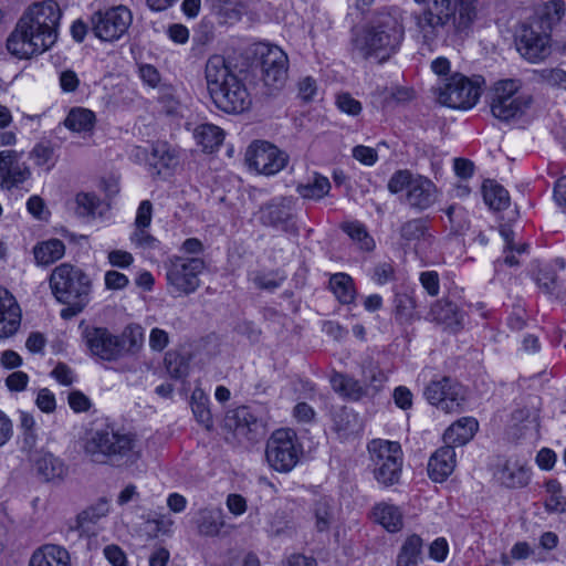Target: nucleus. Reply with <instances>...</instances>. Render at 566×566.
I'll list each match as a JSON object with an SVG mask.
<instances>
[{"mask_svg": "<svg viewBox=\"0 0 566 566\" xmlns=\"http://www.w3.org/2000/svg\"><path fill=\"white\" fill-rule=\"evenodd\" d=\"M538 80L552 87L566 90V72L562 69H543L536 72Z\"/></svg>", "mask_w": 566, "mask_h": 566, "instance_id": "53", "label": "nucleus"}, {"mask_svg": "<svg viewBox=\"0 0 566 566\" xmlns=\"http://www.w3.org/2000/svg\"><path fill=\"white\" fill-rule=\"evenodd\" d=\"M32 176L30 166L13 149L0 151V187L3 190L20 189Z\"/></svg>", "mask_w": 566, "mask_h": 566, "instance_id": "18", "label": "nucleus"}, {"mask_svg": "<svg viewBox=\"0 0 566 566\" xmlns=\"http://www.w3.org/2000/svg\"><path fill=\"white\" fill-rule=\"evenodd\" d=\"M429 316L432 321L444 324L449 327L460 325L463 318L457 304L448 300H440L436 302L429 312Z\"/></svg>", "mask_w": 566, "mask_h": 566, "instance_id": "32", "label": "nucleus"}, {"mask_svg": "<svg viewBox=\"0 0 566 566\" xmlns=\"http://www.w3.org/2000/svg\"><path fill=\"white\" fill-rule=\"evenodd\" d=\"M95 114L87 108L73 107L64 119V126L74 133H88L95 126Z\"/></svg>", "mask_w": 566, "mask_h": 566, "instance_id": "35", "label": "nucleus"}, {"mask_svg": "<svg viewBox=\"0 0 566 566\" xmlns=\"http://www.w3.org/2000/svg\"><path fill=\"white\" fill-rule=\"evenodd\" d=\"M99 203L98 198L91 193H78L76 196V212L81 217L94 216Z\"/></svg>", "mask_w": 566, "mask_h": 566, "instance_id": "55", "label": "nucleus"}, {"mask_svg": "<svg viewBox=\"0 0 566 566\" xmlns=\"http://www.w3.org/2000/svg\"><path fill=\"white\" fill-rule=\"evenodd\" d=\"M457 465L455 450L451 446L439 448L429 459L428 474L434 482H443Z\"/></svg>", "mask_w": 566, "mask_h": 566, "instance_id": "25", "label": "nucleus"}, {"mask_svg": "<svg viewBox=\"0 0 566 566\" xmlns=\"http://www.w3.org/2000/svg\"><path fill=\"white\" fill-rule=\"evenodd\" d=\"M336 105L343 112L356 116L361 112V104L349 93H340L336 96Z\"/></svg>", "mask_w": 566, "mask_h": 566, "instance_id": "57", "label": "nucleus"}, {"mask_svg": "<svg viewBox=\"0 0 566 566\" xmlns=\"http://www.w3.org/2000/svg\"><path fill=\"white\" fill-rule=\"evenodd\" d=\"M565 14V4L560 0H552L544 4L541 12L532 21H541L543 27L552 32L553 25L558 23Z\"/></svg>", "mask_w": 566, "mask_h": 566, "instance_id": "43", "label": "nucleus"}, {"mask_svg": "<svg viewBox=\"0 0 566 566\" xmlns=\"http://www.w3.org/2000/svg\"><path fill=\"white\" fill-rule=\"evenodd\" d=\"M500 234L505 242L504 252H516L518 255L527 252L528 245L526 243L514 242V232L510 227L502 226L500 228Z\"/></svg>", "mask_w": 566, "mask_h": 566, "instance_id": "58", "label": "nucleus"}, {"mask_svg": "<svg viewBox=\"0 0 566 566\" xmlns=\"http://www.w3.org/2000/svg\"><path fill=\"white\" fill-rule=\"evenodd\" d=\"M195 138L206 151L219 148L224 139V132L213 124H201L195 129Z\"/></svg>", "mask_w": 566, "mask_h": 566, "instance_id": "37", "label": "nucleus"}, {"mask_svg": "<svg viewBox=\"0 0 566 566\" xmlns=\"http://www.w3.org/2000/svg\"><path fill=\"white\" fill-rule=\"evenodd\" d=\"M261 76L270 92L281 90L287 80V56L279 46L261 52Z\"/></svg>", "mask_w": 566, "mask_h": 566, "instance_id": "17", "label": "nucleus"}, {"mask_svg": "<svg viewBox=\"0 0 566 566\" xmlns=\"http://www.w3.org/2000/svg\"><path fill=\"white\" fill-rule=\"evenodd\" d=\"M33 253L36 263L46 266L64 256L65 244L59 239H50L38 243Z\"/></svg>", "mask_w": 566, "mask_h": 566, "instance_id": "33", "label": "nucleus"}, {"mask_svg": "<svg viewBox=\"0 0 566 566\" xmlns=\"http://www.w3.org/2000/svg\"><path fill=\"white\" fill-rule=\"evenodd\" d=\"M545 507L549 512L562 513L566 511V495L560 483L551 479L545 483Z\"/></svg>", "mask_w": 566, "mask_h": 566, "instance_id": "42", "label": "nucleus"}, {"mask_svg": "<svg viewBox=\"0 0 566 566\" xmlns=\"http://www.w3.org/2000/svg\"><path fill=\"white\" fill-rule=\"evenodd\" d=\"M108 513V503L105 500H99L94 505L88 506L76 516V528L86 531Z\"/></svg>", "mask_w": 566, "mask_h": 566, "instance_id": "41", "label": "nucleus"}, {"mask_svg": "<svg viewBox=\"0 0 566 566\" xmlns=\"http://www.w3.org/2000/svg\"><path fill=\"white\" fill-rule=\"evenodd\" d=\"M403 35V27L395 15L380 13L356 34L353 50L361 59L381 64L398 52Z\"/></svg>", "mask_w": 566, "mask_h": 566, "instance_id": "2", "label": "nucleus"}, {"mask_svg": "<svg viewBox=\"0 0 566 566\" xmlns=\"http://www.w3.org/2000/svg\"><path fill=\"white\" fill-rule=\"evenodd\" d=\"M211 99L220 111L228 114L243 113L249 109L252 102L250 93L240 77L223 87Z\"/></svg>", "mask_w": 566, "mask_h": 566, "instance_id": "21", "label": "nucleus"}, {"mask_svg": "<svg viewBox=\"0 0 566 566\" xmlns=\"http://www.w3.org/2000/svg\"><path fill=\"white\" fill-rule=\"evenodd\" d=\"M449 554V544L446 538L438 537L429 546V556L438 563L447 559Z\"/></svg>", "mask_w": 566, "mask_h": 566, "instance_id": "64", "label": "nucleus"}, {"mask_svg": "<svg viewBox=\"0 0 566 566\" xmlns=\"http://www.w3.org/2000/svg\"><path fill=\"white\" fill-rule=\"evenodd\" d=\"M537 286L546 294H554L557 289V276L549 265L537 268L534 275Z\"/></svg>", "mask_w": 566, "mask_h": 566, "instance_id": "50", "label": "nucleus"}, {"mask_svg": "<svg viewBox=\"0 0 566 566\" xmlns=\"http://www.w3.org/2000/svg\"><path fill=\"white\" fill-rule=\"evenodd\" d=\"M62 10L55 0L28 6L7 39L8 52L25 60L51 49L59 35Z\"/></svg>", "mask_w": 566, "mask_h": 566, "instance_id": "1", "label": "nucleus"}, {"mask_svg": "<svg viewBox=\"0 0 566 566\" xmlns=\"http://www.w3.org/2000/svg\"><path fill=\"white\" fill-rule=\"evenodd\" d=\"M28 566H71V556L62 546L45 544L32 553Z\"/></svg>", "mask_w": 566, "mask_h": 566, "instance_id": "27", "label": "nucleus"}, {"mask_svg": "<svg viewBox=\"0 0 566 566\" xmlns=\"http://www.w3.org/2000/svg\"><path fill=\"white\" fill-rule=\"evenodd\" d=\"M30 157L34 159L38 166H44L52 160L53 148L49 144H36L31 150Z\"/></svg>", "mask_w": 566, "mask_h": 566, "instance_id": "62", "label": "nucleus"}, {"mask_svg": "<svg viewBox=\"0 0 566 566\" xmlns=\"http://www.w3.org/2000/svg\"><path fill=\"white\" fill-rule=\"evenodd\" d=\"M134 449V439L130 434L120 433L109 427L95 430L85 443V452L95 462H103L106 458H125Z\"/></svg>", "mask_w": 566, "mask_h": 566, "instance_id": "9", "label": "nucleus"}, {"mask_svg": "<svg viewBox=\"0 0 566 566\" xmlns=\"http://www.w3.org/2000/svg\"><path fill=\"white\" fill-rule=\"evenodd\" d=\"M294 205L292 197H277L263 205L259 211L262 224L290 231L294 227Z\"/></svg>", "mask_w": 566, "mask_h": 566, "instance_id": "19", "label": "nucleus"}, {"mask_svg": "<svg viewBox=\"0 0 566 566\" xmlns=\"http://www.w3.org/2000/svg\"><path fill=\"white\" fill-rule=\"evenodd\" d=\"M205 78L209 95L212 98L239 76L223 55L214 54L206 63Z\"/></svg>", "mask_w": 566, "mask_h": 566, "instance_id": "22", "label": "nucleus"}, {"mask_svg": "<svg viewBox=\"0 0 566 566\" xmlns=\"http://www.w3.org/2000/svg\"><path fill=\"white\" fill-rule=\"evenodd\" d=\"M286 276L281 274L279 271H270V272H254L251 275V281L255 285V287L260 290L274 291L279 289Z\"/></svg>", "mask_w": 566, "mask_h": 566, "instance_id": "47", "label": "nucleus"}, {"mask_svg": "<svg viewBox=\"0 0 566 566\" xmlns=\"http://www.w3.org/2000/svg\"><path fill=\"white\" fill-rule=\"evenodd\" d=\"M446 214L452 233L463 234L469 229V213L463 207L459 205H451L447 208Z\"/></svg>", "mask_w": 566, "mask_h": 566, "instance_id": "46", "label": "nucleus"}, {"mask_svg": "<svg viewBox=\"0 0 566 566\" xmlns=\"http://www.w3.org/2000/svg\"><path fill=\"white\" fill-rule=\"evenodd\" d=\"M551 32L541 21H527L520 25L515 44L520 54L531 63L547 59L552 53Z\"/></svg>", "mask_w": 566, "mask_h": 566, "instance_id": "10", "label": "nucleus"}, {"mask_svg": "<svg viewBox=\"0 0 566 566\" xmlns=\"http://www.w3.org/2000/svg\"><path fill=\"white\" fill-rule=\"evenodd\" d=\"M21 307L14 295L0 286V338L13 336L20 328Z\"/></svg>", "mask_w": 566, "mask_h": 566, "instance_id": "24", "label": "nucleus"}, {"mask_svg": "<svg viewBox=\"0 0 566 566\" xmlns=\"http://www.w3.org/2000/svg\"><path fill=\"white\" fill-rule=\"evenodd\" d=\"M371 518L386 531H399L403 526L401 510L386 502L378 503L373 507Z\"/></svg>", "mask_w": 566, "mask_h": 566, "instance_id": "29", "label": "nucleus"}, {"mask_svg": "<svg viewBox=\"0 0 566 566\" xmlns=\"http://www.w3.org/2000/svg\"><path fill=\"white\" fill-rule=\"evenodd\" d=\"M437 95L439 103L444 106L470 109L480 98V83L461 73H453L441 80Z\"/></svg>", "mask_w": 566, "mask_h": 566, "instance_id": "8", "label": "nucleus"}, {"mask_svg": "<svg viewBox=\"0 0 566 566\" xmlns=\"http://www.w3.org/2000/svg\"><path fill=\"white\" fill-rule=\"evenodd\" d=\"M205 266L203 259L198 256H171L166 264L169 291L177 295L195 293L200 286L199 275Z\"/></svg>", "mask_w": 566, "mask_h": 566, "instance_id": "7", "label": "nucleus"}, {"mask_svg": "<svg viewBox=\"0 0 566 566\" xmlns=\"http://www.w3.org/2000/svg\"><path fill=\"white\" fill-rule=\"evenodd\" d=\"M81 339L91 356L104 361L119 359V343L117 335L106 327L80 323Z\"/></svg>", "mask_w": 566, "mask_h": 566, "instance_id": "14", "label": "nucleus"}, {"mask_svg": "<svg viewBox=\"0 0 566 566\" xmlns=\"http://www.w3.org/2000/svg\"><path fill=\"white\" fill-rule=\"evenodd\" d=\"M353 157L366 166H373L378 160L376 149L364 145H358L353 148Z\"/></svg>", "mask_w": 566, "mask_h": 566, "instance_id": "60", "label": "nucleus"}, {"mask_svg": "<svg viewBox=\"0 0 566 566\" xmlns=\"http://www.w3.org/2000/svg\"><path fill=\"white\" fill-rule=\"evenodd\" d=\"M314 516L318 531H324L334 526L335 513L329 500L319 499L314 505Z\"/></svg>", "mask_w": 566, "mask_h": 566, "instance_id": "48", "label": "nucleus"}, {"mask_svg": "<svg viewBox=\"0 0 566 566\" xmlns=\"http://www.w3.org/2000/svg\"><path fill=\"white\" fill-rule=\"evenodd\" d=\"M49 284L57 302L67 304L74 313L82 312L90 302L92 281L82 269L71 263L55 266Z\"/></svg>", "mask_w": 566, "mask_h": 566, "instance_id": "4", "label": "nucleus"}, {"mask_svg": "<svg viewBox=\"0 0 566 566\" xmlns=\"http://www.w3.org/2000/svg\"><path fill=\"white\" fill-rule=\"evenodd\" d=\"M249 167L259 174L275 175L287 164V156L268 142L252 143L245 154Z\"/></svg>", "mask_w": 566, "mask_h": 566, "instance_id": "16", "label": "nucleus"}, {"mask_svg": "<svg viewBox=\"0 0 566 566\" xmlns=\"http://www.w3.org/2000/svg\"><path fill=\"white\" fill-rule=\"evenodd\" d=\"M332 420L334 430L344 437L355 432L359 427L358 416L346 407L334 410Z\"/></svg>", "mask_w": 566, "mask_h": 566, "instance_id": "40", "label": "nucleus"}, {"mask_svg": "<svg viewBox=\"0 0 566 566\" xmlns=\"http://www.w3.org/2000/svg\"><path fill=\"white\" fill-rule=\"evenodd\" d=\"M130 242L140 249H154L157 247V239L154 238L148 228L135 227V230L130 234Z\"/></svg>", "mask_w": 566, "mask_h": 566, "instance_id": "56", "label": "nucleus"}, {"mask_svg": "<svg viewBox=\"0 0 566 566\" xmlns=\"http://www.w3.org/2000/svg\"><path fill=\"white\" fill-rule=\"evenodd\" d=\"M151 165L158 170L174 169L179 165V156L177 150L166 142H157L151 146Z\"/></svg>", "mask_w": 566, "mask_h": 566, "instance_id": "31", "label": "nucleus"}, {"mask_svg": "<svg viewBox=\"0 0 566 566\" xmlns=\"http://www.w3.org/2000/svg\"><path fill=\"white\" fill-rule=\"evenodd\" d=\"M208 403V397L203 396V394L197 397V392H193L191 403L192 412L197 421L209 430L213 427V420Z\"/></svg>", "mask_w": 566, "mask_h": 566, "instance_id": "49", "label": "nucleus"}, {"mask_svg": "<svg viewBox=\"0 0 566 566\" xmlns=\"http://www.w3.org/2000/svg\"><path fill=\"white\" fill-rule=\"evenodd\" d=\"M119 343V359L126 355L136 354L144 344V331L136 324L127 325L120 335H117Z\"/></svg>", "mask_w": 566, "mask_h": 566, "instance_id": "34", "label": "nucleus"}, {"mask_svg": "<svg viewBox=\"0 0 566 566\" xmlns=\"http://www.w3.org/2000/svg\"><path fill=\"white\" fill-rule=\"evenodd\" d=\"M520 84L515 80L497 81L491 94V112L501 120H510L525 111L528 99L518 94Z\"/></svg>", "mask_w": 566, "mask_h": 566, "instance_id": "12", "label": "nucleus"}, {"mask_svg": "<svg viewBox=\"0 0 566 566\" xmlns=\"http://www.w3.org/2000/svg\"><path fill=\"white\" fill-rule=\"evenodd\" d=\"M387 188L392 195L405 191L403 202L417 212L432 208L441 196V191L431 179L422 175H413L407 169L394 172Z\"/></svg>", "mask_w": 566, "mask_h": 566, "instance_id": "5", "label": "nucleus"}, {"mask_svg": "<svg viewBox=\"0 0 566 566\" xmlns=\"http://www.w3.org/2000/svg\"><path fill=\"white\" fill-rule=\"evenodd\" d=\"M331 190V182L328 178L315 174L313 179L305 185L297 186V192L305 199H322Z\"/></svg>", "mask_w": 566, "mask_h": 566, "instance_id": "44", "label": "nucleus"}, {"mask_svg": "<svg viewBox=\"0 0 566 566\" xmlns=\"http://www.w3.org/2000/svg\"><path fill=\"white\" fill-rule=\"evenodd\" d=\"M302 448L292 429L275 430L266 443V460L277 472H290L298 462Z\"/></svg>", "mask_w": 566, "mask_h": 566, "instance_id": "11", "label": "nucleus"}, {"mask_svg": "<svg viewBox=\"0 0 566 566\" xmlns=\"http://www.w3.org/2000/svg\"><path fill=\"white\" fill-rule=\"evenodd\" d=\"M132 21V12L125 6L97 11L91 18L94 35L105 42H113L122 38L128 30Z\"/></svg>", "mask_w": 566, "mask_h": 566, "instance_id": "13", "label": "nucleus"}, {"mask_svg": "<svg viewBox=\"0 0 566 566\" xmlns=\"http://www.w3.org/2000/svg\"><path fill=\"white\" fill-rule=\"evenodd\" d=\"M329 382L336 394L350 400H359L366 394L360 381L346 374L333 373Z\"/></svg>", "mask_w": 566, "mask_h": 566, "instance_id": "30", "label": "nucleus"}, {"mask_svg": "<svg viewBox=\"0 0 566 566\" xmlns=\"http://www.w3.org/2000/svg\"><path fill=\"white\" fill-rule=\"evenodd\" d=\"M478 0H432L417 17V27L427 42L436 40L444 30L468 31L476 18Z\"/></svg>", "mask_w": 566, "mask_h": 566, "instance_id": "3", "label": "nucleus"}, {"mask_svg": "<svg viewBox=\"0 0 566 566\" xmlns=\"http://www.w3.org/2000/svg\"><path fill=\"white\" fill-rule=\"evenodd\" d=\"M165 365L168 374L176 379L187 376L189 364L184 356L176 352H169L165 357Z\"/></svg>", "mask_w": 566, "mask_h": 566, "instance_id": "51", "label": "nucleus"}, {"mask_svg": "<svg viewBox=\"0 0 566 566\" xmlns=\"http://www.w3.org/2000/svg\"><path fill=\"white\" fill-rule=\"evenodd\" d=\"M329 287L342 304H350L356 296L353 279L346 273H335L329 279Z\"/></svg>", "mask_w": 566, "mask_h": 566, "instance_id": "38", "label": "nucleus"}, {"mask_svg": "<svg viewBox=\"0 0 566 566\" xmlns=\"http://www.w3.org/2000/svg\"><path fill=\"white\" fill-rule=\"evenodd\" d=\"M243 6L239 2H226L218 8V15L222 23L233 24L241 20Z\"/></svg>", "mask_w": 566, "mask_h": 566, "instance_id": "54", "label": "nucleus"}, {"mask_svg": "<svg viewBox=\"0 0 566 566\" xmlns=\"http://www.w3.org/2000/svg\"><path fill=\"white\" fill-rule=\"evenodd\" d=\"M424 396L430 405L447 413L459 412L465 401V389L454 379L442 377L426 387Z\"/></svg>", "mask_w": 566, "mask_h": 566, "instance_id": "15", "label": "nucleus"}, {"mask_svg": "<svg viewBox=\"0 0 566 566\" xmlns=\"http://www.w3.org/2000/svg\"><path fill=\"white\" fill-rule=\"evenodd\" d=\"M399 234L407 245H412L416 250L430 245L433 240L429 223L422 218L411 219L402 223Z\"/></svg>", "mask_w": 566, "mask_h": 566, "instance_id": "26", "label": "nucleus"}, {"mask_svg": "<svg viewBox=\"0 0 566 566\" xmlns=\"http://www.w3.org/2000/svg\"><path fill=\"white\" fill-rule=\"evenodd\" d=\"M423 542L417 534L406 538L397 557L419 563L421 559Z\"/></svg>", "mask_w": 566, "mask_h": 566, "instance_id": "52", "label": "nucleus"}, {"mask_svg": "<svg viewBox=\"0 0 566 566\" xmlns=\"http://www.w3.org/2000/svg\"><path fill=\"white\" fill-rule=\"evenodd\" d=\"M342 229L352 240L359 244L361 250L371 251L374 249L375 242L361 222H346L342 226Z\"/></svg>", "mask_w": 566, "mask_h": 566, "instance_id": "45", "label": "nucleus"}, {"mask_svg": "<svg viewBox=\"0 0 566 566\" xmlns=\"http://www.w3.org/2000/svg\"><path fill=\"white\" fill-rule=\"evenodd\" d=\"M104 282L107 290L115 291L125 289L128 285L129 280L125 274L115 270H109L104 275Z\"/></svg>", "mask_w": 566, "mask_h": 566, "instance_id": "63", "label": "nucleus"}, {"mask_svg": "<svg viewBox=\"0 0 566 566\" xmlns=\"http://www.w3.org/2000/svg\"><path fill=\"white\" fill-rule=\"evenodd\" d=\"M419 281L430 296H437L440 291V279L436 271L420 273Z\"/></svg>", "mask_w": 566, "mask_h": 566, "instance_id": "59", "label": "nucleus"}, {"mask_svg": "<svg viewBox=\"0 0 566 566\" xmlns=\"http://www.w3.org/2000/svg\"><path fill=\"white\" fill-rule=\"evenodd\" d=\"M223 424L226 429L232 431L239 439L248 441L256 440L262 429V423L245 406L228 410Z\"/></svg>", "mask_w": 566, "mask_h": 566, "instance_id": "20", "label": "nucleus"}, {"mask_svg": "<svg viewBox=\"0 0 566 566\" xmlns=\"http://www.w3.org/2000/svg\"><path fill=\"white\" fill-rule=\"evenodd\" d=\"M484 202L493 210H503L510 205L507 190L493 180H486L482 186Z\"/></svg>", "mask_w": 566, "mask_h": 566, "instance_id": "39", "label": "nucleus"}, {"mask_svg": "<svg viewBox=\"0 0 566 566\" xmlns=\"http://www.w3.org/2000/svg\"><path fill=\"white\" fill-rule=\"evenodd\" d=\"M532 471L526 461L507 459L497 467L494 479L507 489H522L531 482Z\"/></svg>", "mask_w": 566, "mask_h": 566, "instance_id": "23", "label": "nucleus"}, {"mask_svg": "<svg viewBox=\"0 0 566 566\" xmlns=\"http://www.w3.org/2000/svg\"><path fill=\"white\" fill-rule=\"evenodd\" d=\"M369 469L375 480L385 488L399 482L403 453L399 442L374 439L368 446Z\"/></svg>", "mask_w": 566, "mask_h": 566, "instance_id": "6", "label": "nucleus"}, {"mask_svg": "<svg viewBox=\"0 0 566 566\" xmlns=\"http://www.w3.org/2000/svg\"><path fill=\"white\" fill-rule=\"evenodd\" d=\"M153 219V203L149 200H143L137 209L134 226L149 228Z\"/></svg>", "mask_w": 566, "mask_h": 566, "instance_id": "61", "label": "nucleus"}, {"mask_svg": "<svg viewBox=\"0 0 566 566\" xmlns=\"http://www.w3.org/2000/svg\"><path fill=\"white\" fill-rule=\"evenodd\" d=\"M38 473L45 481L61 480L66 474V467L63 461L51 453L41 455L35 463Z\"/></svg>", "mask_w": 566, "mask_h": 566, "instance_id": "36", "label": "nucleus"}, {"mask_svg": "<svg viewBox=\"0 0 566 566\" xmlns=\"http://www.w3.org/2000/svg\"><path fill=\"white\" fill-rule=\"evenodd\" d=\"M479 429V422L473 417H462L453 422L443 434V440L448 446H463L468 443Z\"/></svg>", "mask_w": 566, "mask_h": 566, "instance_id": "28", "label": "nucleus"}]
</instances>
